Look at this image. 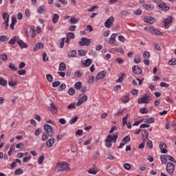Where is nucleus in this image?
I'll return each instance as SVG.
<instances>
[{"instance_id":"69168bd1","label":"nucleus","mask_w":176,"mask_h":176,"mask_svg":"<svg viewBox=\"0 0 176 176\" xmlns=\"http://www.w3.org/2000/svg\"><path fill=\"white\" fill-rule=\"evenodd\" d=\"M160 87L168 88V87H169L170 85H168V84H167V83H166L164 82H160Z\"/></svg>"},{"instance_id":"052dcab7","label":"nucleus","mask_w":176,"mask_h":176,"mask_svg":"<svg viewBox=\"0 0 176 176\" xmlns=\"http://www.w3.org/2000/svg\"><path fill=\"white\" fill-rule=\"evenodd\" d=\"M60 81H58V80L54 81L52 83V87H58V86H60Z\"/></svg>"},{"instance_id":"6e6552de","label":"nucleus","mask_w":176,"mask_h":176,"mask_svg":"<svg viewBox=\"0 0 176 176\" xmlns=\"http://www.w3.org/2000/svg\"><path fill=\"white\" fill-rule=\"evenodd\" d=\"M114 21L115 18L113 16H110L106 20V21L104 23V27H106V28H109V27L112 25Z\"/></svg>"},{"instance_id":"a878e982","label":"nucleus","mask_w":176,"mask_h":176,"mask_svg":"<svg viewBox=\"0 0 176 176\" xmlns=\"http://www.w3.org/2000/svg\"><path fill=\"white\" fill-rule=\"evenodd\" d=\"M160 160L162 164H167V160H168V158H167V155H161Z\"/></svg>"},{"instance_id":"aec40b11","label":"nucleus","mask_w":176,"mask_h":176,"mask_svg":"<svg viewBox=\"0 0 176 176\" xmlns=\"http://www.w3.org/2000/svg\"><path fill=\"white\" fill-rule=\"evenodd\" d=\"M116 36H118V33H113L111 34V36L109 40V43L110 45H113L115 43Z\"/></svg>"},{"instance_id":"6e6d98bb","label":"nucleus","mask_w":176,"mask_h":176,"mask_svg":"<svg viewBox=\"0 0 176 176\" xmlns=\"http://www.w3.org/2000/svg\"><path fill=\"white\" fill-rule=\"evenodd\" d=\"M41 133H42V129L38 128L34 131V135H36V137H38V135H39Z\"/></svg>"},{"instance_id":"37998d69","label":"nucleus","mask_w":176,"mask_h":176,"mask_svg":"<svg viewBox=\"0 0 176 176\" xmlns=\"http://www.w3.org/2000/svg\"><path fill=\"white\" fill-rule=\"evenodd\" d=\"M43 162H45V155H41L38 157V164H43Z\"/></svg>"},{"instance_id":"c9c22d12","label":"nucleus","mask_w":176,"mask_h":176,"mask_svg":"<svg viewBox=\"0 0 176 176\" xmlns=\"http://www.w3.org/2000/svg\"><path fill=\"white\" fill-rule=\"evenodd\" d=\"M9 27V21H4L2 23V28H3V30H8Z\"/></svg>"},{"instance_id":"2f4dec72","label":"nucleus","mask_w":176,"mask_h":176,"mask_svg":"<svg viewBox=\"0 0 176 176\" xmlns=\"http://www.w3.org/2000/svg\"><path fill=\"white\" fill-rule=\"evenodd\" d=\"M58 69L61 72L65 71V69H67V65H65V63H60Z\"/></svg>"},{"instance_id":"7ed1b4c3","label":"nucleus","mask_w":176,"mask_h":176,"mask_svg":"<svg viewBox=\"0 0 176 176\" xmlns=\"http://www.w3.org/2000/svg\"><path fill=\"white\" fill-rule=\"evenodd\" d=\"M56 170L58 171H69V164L67 162L57 163Z\"/></svg>"},{"instance_id":"0e129e2a","label":"nucleus","mask_w":176,"mask_h":176,"mask_svg":"<svg viewBox=\"0 0 176 176\" xmlns=\"http://www.w3.org/2000/svg\"><path fill=\"white\" fill-rule=\"evenodd\" d=\"M78 52V55L80 56H83L86 54V51H85L84 50H79Z\"/></svg>"},{"instance_id":"a211bd4d","label":"nucleus","mask_w":176,"mask_h":176,"mask_svg":"<svg viewBox=\"0 0 176 176\" xmlns=\"http://www.w3.org/2000/svg\"><path fill=\"white\" fill-rule=\"evenodd\" d=\"M16 43L20 46L21 49H27L28 46L23 40H17Z\"/></svg>"},{"instance_id":"dca6fc26","label":"nucleus","mask_w":176,"mask_h":176,"mask_svg":"<svg viewBox=\"0 0 176 176\" xmlns=\"http://www.w3.org/2000/svg\"><path fill=\"white\" fill-rule=\"evenodd\" d=\"M49 109L52 113H57L58 112L57 107H56V104H54L53 102H51L50 107H49Z\"/></svg>"},{"instance_id":"6ab92c4d","label":"nucleus","mask_w":176,"mask_h":176,"mask_svg":"<svg viewBox=\"0 0 176 176\" xmlns=\"http://www.w3.org/2000/svg\"><path fill=\"white\" fill-rule=\"evenodd\" d=\"M45 45H43V43H37L34 47L33 50L34 52H37V50H39V49H43Z\"/></svg>"},{"instance_id":"bb28decb","label":"nucleus","mask_w":176,"mask_h":176,"mask_svg":"<svg viewBox=\"0 0 176 176\" xmlns=\"http://www.w3.org/2000/svg\"><path fill=\"white\" fill-rule=\"evenodd\" d=\"M68 57H70L71 58L74 57H76V51L73 50L67 53Z\"/></svg>"},{"instance_id":"412c9836","label":"nucleus","mask_w":176,"mask_h":176,"mask_svg":"<svg viewBox=\"0 0 176 176\" xmlns=\"http://www.w3.org/2000/svg\"><path fill=\"white\" fill-rule=\"evenodd\" d=\"M144 133H142V140L145 142L148 140V137H149V133L146 130H143Z\"/></svg>"},{"instance_id":"13d9d810","label":"nucleus","mask_w":176,"mask_h":176,"mask_svg":"<svg viewBox=\"0 0 176 176\" xmlns=\"http://www.w3.org/2000/svg\"><path fill=\"white\" fill-rule=\"evenodd\" d=\"M140 112L142 114H145V113H148V111L146 109V108L143 107V108L140 109Z\"/></svg>"},{"instance_id":"4c0bfd02","label":"nucleus","mask_w":176,"mask_h":176,"mask_svg":"<svg viewBox=\"0 0 176 176\" xmlns=\"http://www.w3.org/2000/svg\"><path fill=\"white\" fill-rule=\"evenodd\" d=\"M17 36H14L12 37L8 42V43L10 45H14V43H16V42H17Z\"/></svg>"},{"instance_id":"cd10ccee","label":"nucleus","mask_w":176,"mask_h":176,"mask_svg":"<svg viewBox=\"0 0 176 176\" xmlns=\"http://www.w3.org/2000/svg\"><path fill=\"white\" fill-rule=\"evenodd\" d=\"M8 85V80H6L5 78L0 77V86H3V87H5Z\"/></svg>"},{"instance_id":"a18cd8bd","label":"nucleus","mask_w":176,"mask_h":176,"mask_svg":"<svg viewBox=\"0 0 176 176\" xmlns=\"http://www.w3.org/2000/svg\"><path fill=\"white\" fill-rule=\"evenodd\" d=\"M144 30L146 31H148L151 34H153V32L155 31V28H153V27H147V28H144Z\"/></svg>"},{"instance_id":"09e8293b","label":"nucleus","mask_w":176,"mask_h":176,"mask_svg":"<svg viewBox=\"0 0 176 176\" xmlns=\"http://www.w3.org/2000/svg\"><path fill=\"white\" fill-rule=\"evenodd\" d=\"M46 79L48 80L50 83L53 82V76L52 74H47L46 75Z\"/></svg>"},{"instance_id":"9d476101","label":"nucleus","mask_w":176,"mask_h":176,"mask_svg":"<svg viewBox=\"0 0 176 176\" xmlns=\"http://www.w3.org/2000/svg\"><path fill=\"white\" fill-rule=\"evenodd\" d=\"M172 23H173V18L171 16H168L164 21V28H166V30L170 28V25H171Z\"/></svg>"},{"instance_id":"b1692460","label":"nucleus","mask_w":176,"mask_h":176,"mask_svg":"<svg viewBox=\"0 0 176 176\" xmlns=\"http://www.w3.org/2000/svg\"><path fill=\"white\" fill-rule=\"evenodd\" d=\"M89 174H94V175H96V174H97V173H98V168H97V167L94 166V168H90L88 170Z\"/></svg>"},{"instance_id":"9b49d317","label":"nucleus","mask_w":176,"mask_h":176,"mask_svg":"<svg viewBox=\"0 0 176 176\" xmlns=\"http://www.w3.org/2000/svg\"><path fill=\"white\" fill-rule=\"evenodd\" d=\"M158 8L160 10H162V12H167V10H170V7L167 6V4L164 2L160 3Z\"/></svg>"},{"instance_id":"473e14b6","label":"nucleus","mask_w":176,"mask_h":176,"mask_svg":"<svg viewBox=\"0 0 176 176\" xmlns=\"http://www.w3.org/2000/svg\"><path fill=\"white\" fill-rule=\"evenodd\" d=\"M142 7L144 8V9H146V10H152V9H153V8H152V6L151 4L144 3L142 5Z\"/></svg>"},{"instance_id":"f704fd0d","label":"nucleus","mask_w":176,"mask_h":176,"mask_svg":"<svg viewBox=\"0 0 176 176\" xmlns=\"http://www.w3.org/2000/svg\"><path fill=\"white\" fill-rule=\"evenodd\" d=\"M153 35H158V36H163V33L160 32L159 30L155 28L154 32H153Z\"/></svg>"},{"instance_id":"5fc2aeb1","label":"nucleus","mask_w":176,"mask_h":176,"mask_svg":"<svg viewBox=\"0 0 176 176\" xmlns=\"http://www.w3.org/2000/svg\"><path fill=\"white\" fill-rule=\"evenodd\" d=\"M64 42H65V38H62L60 40V49H63V47H64Z\"/></svg>"},{"instance_id":"3c124183","label":"nucleus","mask_w":176,"mask_h":176,"mask_svg":"<svg viewBox=\"0 0 176 176\" xmlns=\"http://www.w3.org/2000/svg\"><path fill=\"white\" fill-rule=\"evenodd\" d=\"M143 57L144 59L149 58L151 57V54H149V52L146 51L143 53Z\"/></svg>"},{"instance_id":"c756f323","label":"nucleus","mask_w":176,"mask_h":176,"mask_svg":"<svg viewBox=\"0 0 176 176\" xmlns=\"http://www.w3.org/2000/svg\"><path fill=\"white\" fill-rule=\"evenodd\" d=\"M17 23V19L15 17H12V22L10 24L11 30H14V25Z\"/></svg>"},{"instance_id":"f03ea898","label":"nucleus","mask_w":176,"mask_h":176,"mask_svg":"<svg viewBox=\"0 0 176 176\" xmlns=\"http://www.w3.org/2000/svg\"><path fill=\"white\" fill-rule=\"evenodd\" d=\"M117 140H118V133H115L113 135H107L105 140V146L107 148H111V146H112V142H116Z\"/></svg>"},{"instance_id":"774afa93","label":"nucleus","mask_w":176,"mask_h":176,"mask_svg":"<svg viewBox=\"0 0 176 176\" xmlns=\"http://www.w3.org/2000/svg\"><path fill=\"white\" fill-rule=\"evenodd\" d=\"M169 65H176V59H172L168 62Z\"/></svg>"},{"instance_id":"338daca9","label":"nucleus","mask_w":176,"mask_h":176,"mask_svg":"<svg viewBox=\"0 0 176 176\" xmlns=\"http://www.w3.org/2000/svg\"><path fill=\"white\" fill-rule=\"evenodd\" d=\"M18 75H25V74H27V72L25 71V69H22V70H19L18 72Z\"/></svg>"},{"instance_id":"79ce46f5","label":"nucleus","mask_w":176,"mask_h":176,"mask_svg":"<svg viewBox=\"0 0 176 176\" xmlns=\"http://www.w3.org/2000/svg\"><path fill=\"white\" fill-rule=\"evenodd\" d=\"M127 119H129V114H126V116L122 118V126H126L127 123Z\"/></svg>"},{"instance_id":"5701e85b","label":"nucleus","mask_w":176,"mask_h":176,"mask_svg":"<svg viewBox=\"0 0 176 176\" xmlns=\"http://www.w3.org/2000/svg\"><path fill=\"white\" fill-rule=\"evenodd\" d=\"M91 63H93V60H91V59L90 58H88L84 61V63H82V65L84 67H89V65H91Z\"/></svg>"},{"instance_id":"ddd939ff","label":"nucleus","mask_w":176,"mask_h":176,"mask_svg":"<svg viewBox=\"0 0 176 176\" xmlns=\"http://www.w3.org/2000/svg\"><path fill=\"white\" fill-rule=\"evenodd\" d=\"M87 101V96L84 95L78 99V102H76V106L80 107L82 104H83L84 102H86Z\"/></svg>"},{"instance_id":"680f3d73","label":"nucleus","mask_w":176,"mask_h":176,"mask_svg":"<svg viewBox=\"0 0 176 176\" xmlns=\"http://www.w3.org/2000/svg\"><path fill=\"white\" fill-rule=\"evenodd\" d=\"M69 96H74L75 94V89L74 88H69L68 91Z\"/></svg>"},{"instance_id":"0eeeda50","label":"nucleus","mask_w":176,"mask_h":176,"mask_svg":"<svg viewBox=\"0 0 176 176\" xmlns=\"http://www.w3.org/2000/svg\"><path fill=\"white\" fill-rule=\"evenodd\" d=\"M132 72L135 75H141L142 74V69L138 65H134L132 67Z\"/></svg>"},{"instance_id":"4be33fe9","label":"nucleus","mask_w":176,"mask_h":176,"mask_svg":"<svg viewBox=\"0 0 176 176\" xmlns=\"http://www.w3.org/2000/svg\"><path fill=\"white\" fill-rule=\"evenodd\" d=\"M121 101L124 102V104H126V102L130 101V97L129 96V94H126L121 98Z\"/></svg>"},{"instance_id":"8fccbe9b","label":"nucleus","mask_w":176,"mask_h":176,"mask_svg":"<svg viewBox=\"0 0 176 176\" xmlns=\"http://www.w3.org/2000/svg\"><path fill=\"white\" fill-rule=\"evenodd\" d=\"M23 173V170L21 168H18L15 170V175H21Z\"/></svg>"},{"instance_id":"864d4df0","label":"nucleus","mask_w":176,"mask_h":176,"mask_svg":"<svg viewBox=\"0 0 176 176\" xmlns=\"http://www.w3.org/2000/svg\"><path fill=\"white\" fill-rule=\"evenodd\" d=\"M43 61H49V57H47V54H46V52L43 53Z\"/></svg>"},{"instance_id":"bf43d9fd","label":"nucleus","mask_w":176,"mask_h":176,"mask_svg":"<svg viewBox=\"0 0 176 176\" xmlns=\"http://www.w3.org/2000/svg\"><path fill=\"white\" fill-rule=\"evenodd\" d=\"M87 83H94V76H91L89 77Z\"/></svg>"},{"instance_id":"58836bf2","label":"nucleus","mask_w":176,"mask_h":176,"mask_svg":"<svg viewBox=\"0 0 176 176\" xmlns=\"http://www.w3.org/2000/svg\"><path fill=\"white\" fill-rule=\"evenodd\" d=\"M74 87L75 89H76V90H80V89H82V82H76L74 85Z\"/></svg>"},{"instance_id":"72a5a7b5","label":"nucleus","mask_w":176,"mask_h":176,"mask_svg":"<svg viewBox=\"0 0 176 176\" xmlns=\"http://www.w3.org/2000/svg\"><path fill=\"white\" fill-rule=\"evenodd\" d=\"M78 119H79V117L78 116H74L69 120V124H74V123H76V121L78 120Z\"/></svg>"},{"instance_id":"e433bc0d","label":"nucleus","mask_w":176,"mask_h":176,"mask_svg":"<svg viewBox=\"0 0 176 176\" xmlns=\"http://www.w3.org/2000/svg\"><path fill=\"white\" fill-rule=\"evenodd\" d=\"M45 8L44 6H41L38 8V13H39V14H42V13H45Z\"/></svg>"},{"instance_id":"2eb2a0df","label":"nucleus","mask_w":176,"mask_h":176,"mask_svg":"<svg viewBox=\"0 0 176 176\" xmlns=\"http://www.w3.org/2000/svg\"><path fill=\"white\" fill-rule=\"evenodd\" d=\"M144 23H147V24H153L156 21V19L152 16H147L144 18Z\"/></svg>"},{"instance_id":"ea45409f","label":"nucleus","mask_w":176,"mask_h":176,"mask_svg":"<svg viewBox=\"0 0 176 176\" xmlns=\"http://www.w3.org/2000/svg\"><path fill=\"white\" fill-rule=\"evenodd\" d=\"M130 140H131V138L130 137V135H126L125 136L123 139L122 142L125 143L126 144H127V142H130Z\"/></svg>"},{"instance_id":"39448f33","label":"nucleus","mask_w":176,"mask_h":176,"mask_svg":"<svg viewBox=\"0 0 176 176\" xmlns=\"http://www.w3.org/2000/svg\"><path fill=\"white\" fill-rule=\"evenodd\" d=\"M151 100V96L144 95L138 100V104H148Z\"/></svg>"},{"instance_id":"7c9ffc66","label":"nucleus","mask_w":176,"mask_h":176,"mask_svg":"<svg viewBox=\"0 0 176 176\" xmlns=\"http://www.w3.org/2000/svg\"><path fill=\"white\" fill-rule=\"evenodd\" d=\"M79 22V19L75 16L70 18V24H76Z\"/></svg>"},{"instance_id":"f257e3e1","label":"nucleus","mask_w":176,"mask_h":176,"mask_svg":"<svg viewBox=\"0 0 176 176\" xmlns=\"http://www.w3.org/2000/svg\"><path fill=\"white\" fill-rule=\"evenodd\" d=\"M44 130L45 133L43 134L41 138L43 142L47 141V140H49V137H53V135H54L53 127H52L49 124H45L44 125Z\"/></svg>"},{"instance_id":"c03bdc74","label":"nucleus","mask_w":176,"mask_h":176,"mask_svg":"<svg viewBox=\"0 0 176 176\" xmlns=\"http://www.w3.org/2000/svg\"><path fill=\"white\" fill-rule=\"evenodd\" d=\"M30 32L31 34V38H35V36L36 35V30L34 29V28H31Z\"/></svg>"},{"instance_id":"de8ad7c7","label":"nucleus","mask_w":176,"mask_h":176,"mask_svg":"<svg viewBox=\"0 0 176 176\" xmlns=\"http://www.w3.org/2000/svg\"><path fill=\"white\" fill-rule=\"evenodd\" d=\"M67 38H69V39H74L75 34L73 32H69L67 34Z\"/></svg>"},{"instance_id":"a19ab883","label":"nucleus","mask_w":176,"mask_h":176,"mask_svg":"<svg viewBox=\"0 0 176 176\" xmlns=\"http://www.w3.org/2000/svg\"><path fill=\"white\" fill-rule=\"evenodd\" d=\"M125 75L126 74H124V73H122L121 76L116 80L117 83H120V82H123V79H124Z\"/></svg>"},{"instance_id":"f8f14e48","label":"nucleus","mask_w":176,"mask_h":176,"mask_svg":"<svg viewBox=\"0 0 176 176\" xmlns=\"http://www.w3.org/2000/svg\"><path fill=\"white\" fill-rule=\"evenodd\" d=\"M18 85V80L14 79L13 77H10V80H8V86H10V87H16Z\"/></svg>"},{"instance_id":"4d7b16f0","label":"nucleus","mask_w":176,"mask_h":176,"mask_svg":"<svg viewBox=\"0 0 176 176\" xmlns=\"http://www.w3.org/2000/svg\"><path fill=\"white\" fill-rule=\"evenodd\" d=\"M123 167L125 170H131V165L130 164L126 163L123 165Z\"/></svg>"},{"instance_id":"f3484780","label":"nucleus","mask_w":176,"mask_h":176,"mask_svg":"<svg viewBox=\"0 0 176 176\" xmlns=\"http://www.w3.org/2000/svg\"><path fill=\"white\" fill-rule=\"evenodd\" d=\"M166 148H167V144L166 143L161 142L160 144V149H161L162 153H167V149H166Z\"/></svg>"},{"instance_id":"603ef678","label":"nucleus","mask_w":176,"mask_h":176,"mask_svg":"<svg viewBox=\"0 0 176 176\" xmlns=\"http://www.w3.org/2000/svg\"><path fill=\"white\" fill-rule=\"evenodd\" d=\"M74 75L77 78H81V76H82V75H83V72H82L80 71H76V72H75Z\"/></svg>"},{"instance_id":"393cba45","label":"nucleus","mask_w":176,"mask_h":176,"mask_svg":"<svg viewBox=\"0 0 176 176\" xmlns=\"http://www.w3.org/2000/svg\"><path fill=\"white\" fill-rule=\"evenodd\" d=\"M58 20H60V16L58 14H54L52 18V23H54V24H56Z\"/></svg>"},{"instance_id":"423d86ee","label":"nucleus","mask_w":176,"mask_h":176,"mask_svg":"<svg viewBox=\"0 0 176 176\" xmlns=\"http://www.w3.org/2000/svg\"><path fill=\"white\" fill-rule=\"evenodd\" d=\"M91 41L86 37H82L78 42L80 46H89Z\"/></svg>"},{"instance_id":"20e7f679","label":"nucleus","mask_w":176,"mask_h":176,"mask_svg":"<svg viewBox=\"0 0 176 176\" xmlns=\"http://www.w3.org/2000/svg\"><path fill=\"white\" fill-rule=\"evenodd\" d=\"M166 170L169 175H174V171L175 170V164L173 162H168L166 164Z\"/></svg>"},{"instance_id":"e2e57ef3","label":"nucleus","mask_w":176,"mask_h":176,"mask_svg":"<svg viewBox=\"0 0 176 176\" xmlns=\"http://www.w3.org/2000/svg\"><path fill=\"white\" fill-rule=\"evenodd\" d=\"M9 68L12 70V71H16L17 70V67H16V66H14L13 65V63H10L9 65Z\"/></svg>"},{"instance_id":"4468645a","label":"nucleus","mask_w":176,"mask_h":176,"mask_svg":"<svg viewBox=\"0 0 176 176\" xmlns=\"http://www.w3.org/2000/svg\"><path fill=\"white\" fill-rule=\"evenodd\" d=\"M107 76V72L102 71L98 73L96 76V80H100V79H104Z\"/></svg>"},{"instance_id":"c85d7f7f","label":"nucleus","mask_w":176,"mask_h":176,"mask_svg":"<svg viewBox=\"0 0 176 176\" xmlns=\"http://www.w3.org/2000/svg\"><path fill=\"white\" fill-rule=\"evenodd\" d=\"M2 17L4 21H9L10 16H9V14H8V12H3Z\"/></svg>"},{"instance_id":"1a4fd4ad","label":"nucleus","mask_w":176,"mask_h":176,"mask_svg":"<svg viewBox=\"0 0 176 176\" xmlns=\"http://www.w3.org/2000/svg\"><path fill=\"white\" fill-rule=\"evenodd\" d=\"M54 144H56V139H54V138L51 137V138L47 140L46 146L47 148H53Z\"/></svg>"},{"instance_id":"49530a36","label":"nucleus","mask_w":176,"mask_h":176,"mask_svg":"<svg viewBox=\"0 0 176 176\" xmlns=\"http://www.w3.org/2000/svg\"><path fill=\"white\" fill-rule=\"evenodd\" d=\"M75 108H76V103H72L70 104H69L67 107V109H75Z\"/></svg>"}]
</instances>
